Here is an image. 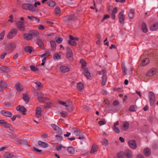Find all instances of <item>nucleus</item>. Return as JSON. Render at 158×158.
<instances>
[{"label": "nucleus", "instance_id": "774afa93", "mask_svg": "<svg viewBox=\"0 0 158 158\" xmlns=\"http://www.w3.org/2000/svg\"><path fill=\"white\" fill-rule=\"evenodd\" d=\"M59 102L60 105L64 106L65 107H66V106L67 105L65 102L59 101Z\"/></svg>", "mask_w": 158, "mask_h": 158}, {"label": "nucleus", "instance_id": "a878e982", "mask_svg": "<svg viewBox=\"0 0 158 158\" xmlns=\"http://www.w3.org/2000/svg\"><path fill=\"white\" fill-rule=\"evenodd\" d=\"M38 144L40 146L44 148H46L48 146V144L47 143L45 142H42L40 141H38Z\"/></svg>", "mask_w": 158, "mask_h": 158}, {"label": "nucleus", "instance_id": "1a4fd4ad", "mask_svg": "<svg viewBox=\"0 0 158 158\" xmlns=\"http://www.w3.org/2000/svg\"><path fill=\"white\" fill-rule=\"evenodd\" d=\"M124 10L120 12L118 15V17L119 19V21L120 23L123 24L124 23L125 19V15L123 14Z\"/></svg>", "mask_w": 158, "mask_h": 158}, {"label": "nucleus", "instance_id": "864d4df0", "mask_svg": "<svg viewBox=\"0 0 158 158\" xmlns=\"http://www.w3.org/2000/svg\"><path fill=\"white\" fill-rule=\"evenodd\" d=\"M5 31L4 30H3L0 33V41L2 40L4 38V36L5 35Z\"/></svg>", "mask_w": 158, "mask_h": 158}, {"label": "nucleus", "instance_id": "20e7f679", "mask_svg": "<svg viewBox=\"0 0 158 158\" xmlns=\"http://www.w3.org/2000/svg\"><path fill=\"white\" fill-rule=\"evenodd\" d=\"M148 96L149 98L150 105L151 106H153L155 100V96L154 93L152 92H149Z\"/></svg>", "mask_w": 158, "mask_h": 158}, {"label": "nucleus", "instance_id": "4d7b16f0", "mask_svg": "<svg viewBox=\"0 0 158 158\" xmlns=\"http://www.w3.org/2000/svg\"><path fill=\"white\" fill-rule=\"evenodd\" d=\"M61 116L64 118H66L68 116V114L66 112L63 111L60 113Z\"/></svg>", "mask_w": 158, "mask_h": 158}, {"label": "nucleus", "instance_id": "680f3d73", "mask_svg": "<svg viewBox=\"0 0 158 158\" xmlns=\"http://www.w3.org/2000/svg\"><path fill=\"white\" fill-rule=\"evenodd\" d=\"M129 110L132 112L135 111V106L133 105L129 107Z\"/></svg>", "mask_w": 158, "mask_h": 158}, {"label": "nucleus", "instance_id": "c756f323", "mask_svg": "<svg viewBox=\"0 0 158 158\" xmlns=\"http://www.w3.org/2000/svg\"><path fill=\"white\" fill-rule=\"evenodd\" d=\"M16 89L19 91H21L23 89L22 86L19 83H17L15 85Z\"/></svg>", "mask_w": 158, "mask_h": 158}, {"label": "nucleus", "instance_id": "6e6552de", "mask_svg": "<svg viewBox=\"0 0 158 158\" xmlns=\"http://www.w3.org/2000/svg\"><path fill=\"white\" fill-rule=\"evenodd\" d=\"M128 145L132 149H135L137 147L135 141L134 140H131L128 142Z\"/></svg>", "mask_w": 158, "mask_h": 158}, {"label": "nucleus", "instance_id": "dca6fc26", "mask_svg": "<svg viewBox=\"0 0 158 158\" xmlns=\"http://www.w3.org/2000/svg\"><path fill=\"white\" fill-rule=\"evenodd\" d=\"M1 114L3 115L8 117H11L12 115V113L8 111L3 110L1 111Z\"/></svg>", "mask_w": 158, "mask_h": 158}, {"label": "nucleus", "instance_id": "f8f14e48", "mask_svg": "<svg viewBox=\"0 0 158 158\" xmlns=\"http://www.w3.org/2000/svg\"><path fill=\"white\" fill-rule=\"evenodd\" d=\"M129 127V123L127 121H125L123 122L121 128L123 131H126L128 129Z\"/></svg>", "mask_w": 158, "mask_h": 158}, {"label": "nucleus", "instance_id": "bf43d9fd", "mask_svg": "<svg viewBox=\"0 0 158 158\" xmlns=\"http://www.w3.org/2000/svg\"><path fill=\"white\" fill-rule=\"evenodd\" d=\"M60 135H56V137L57 139L59 141H61L63 139L62 137Z\"/></svg>", "mask_w": 158, "mask_h": 158}, {"label": "nucleus", "instance_id": "2f4dec72", "mask_svg": "<svg viewBox=\"0 0 158 158\" xmlns=\"http://www.w3.org/2000/svg\"><path fill=\"white\" fill-rule=\"evenodd\" d=\"M51 46V49L52 50H55L56 48V44L54 40H52L50 41Z\"/></svg>", "mask_w": 158, "mask_h": 158}, {"label": "nucleus", "instance_id": "603ef678", "mask_svg": "<svg viewBox=\"0 0 158 158\" xmlns=\"http://www.w3.org/2000/svg\"><path fill=\"white\" fill-rule=\"evenodd\" d=\"M30 68L31 70L33 71H37L39 70V69L38 68L36 67L35 66L31 65L30 66Z\"/></svg>", "mask_w": 158, "mask_h": 158}, {"label": "nucleus", "instance_id": "ddd939ff", "mask_svg": "<svg viewBox=\"0 0 158 158\" xmlns=\"http://www.w3.org/2000/svg\"><path fill=\"white\" fill-rule=\"evenodd\" d=\"M119 122L117 121L114 123L113 126L112 127V129L113 131L116 133H119L120 132L119 129L116 127L117 125H119Z\"/></svg>", "mask_w": 158, "mask_h": 158}, {"label": "nucleus", "instance_id": "c03bdc74", "mask_svg": "<svg viewBox=\"0 0 158 158\" xmlns=\"http://www.w3.org/2000/svg\"><path fill=\"white\" fill-rule=\"evenodd\" d=\"M102 144L105 146H106L109 144L108 140L106 138L102 139Z\"/></svg>", "mask_w": 158, "mask_h": 158}, {"label": "nucleus", "instance_id": "72a5a7b5", "mask_svg": "<svg viewBox=\"0 0 158 158\" xmlns=\"http://www.w3.org/2000/svg\"><path fill=\"white\" fill-rule=\"evenodd\" d=\"M142 29L143 32L144 33H147L148 31L146 25L144 23H143L142 24Z\"/></svg>", "mask_w": 158, "mask_h": 158}, {"label": "nucleus", "instance_id": "4468645a", "mask_svg": "<svg viewBox=\"0 0 158 158\" xmlns=\"http://www.w3.org/2000/svg\"><path fill=\"white\" fill-rule=\"evenodd\" d=\"M156 72V70L154 68H152L150 69L146 74V75L147 77L152 76L155 75Z\"/></svg>", "mask_w": 158, "mask_h": 158}, {"label": "nucleus", "instance_id": "5701e85b", "mask_svg": "<svg viewBox=\"0 0 158 158\" xmlns=\"http://www.w3.org/2000/svg\"><path fill=\"white\" fill-rule=\"evenodd\" d=\"M135 13V11L134 9H131L130 10L128 14V16L129 19H132L133 18Z\"/></svg>", "mask_w": 158, "mask_h": 158}, {"label": "nucleus", "instance_id": "4be33fe9", "mask_svg": "<svg viewBox=\"0 0 158 158\" xmlns=\"http://www.w3.org/2000/svg\"><path fill=\"white\" fill-rule=\"evenodd\" d=\"M149 59L148 58H145L142 61L140 64L142 66H145L148 65L149 63Z\"/></svg>", "mask_w": 158, "mask_h": 158}, {"label": "nucleus", "instance_id": "0eeeda50", "mask_svg": "<svg viewBox=\"0 0 158 158\" xmlns=\"http://www.w3.org/2000/svg\"><path fill=\"white\" fill-rule=\"evenodd\" d=\"M51 126L53 130L58 134L59 135L62 134V131L61 129L59 127L55 124H52Z\"/></svg>", "mask_w": 158, "mask_h": 158}, {"label": "nucleus", "instance_id": "6ab92c4d", "mask_svg": "<svg viewBox=\"0 0 158 158\" xmlns=\"http://www.w3.org/2000/svg\"><path fill=\"white\" fill-rule=\"evenodd\" d=\"M60 71L64 73L69 72L70 70V68L67 66L62 65L60 68Z\"/></svg>", "mask_w": 158, "mask_h": 158}, {"label": "nucleus", "instance_id": "3c124183", "mask_svg": "<svg viewBox=\"0 0 158 158\" xmlns=\"http://www.w3.org/2000/svg\"><path fill=\"white\" fill-rule=\"evenodd\" d=\"M55 40H56L57 43L59 44H60L62 42L63 39L62 38L60 37L58 38L56 37L55 38Z\"/></svg>", "mask_w": 158, "mask_h": 158}, {"label": "nucleus", "instance_id": "58836bf2", "mask_svg": "<svg viewBox=\"0 0 158 158\" xmlns=\"http://www.w3.org/2000/svg\"><path fill=\"white\" fill-rule=\"evenodd\" d=\"M12 156V154L9 152H6L3 155L4 158H11Z\"/></svg>", "mask_w": 158, "mask_h": 158}, {"label": "nucleus", "instance_id": "8fccbe9b", "mask_svg": "<svg viewBox=\"0 0 158 158\" xmlns=\"http://www.w3.org/2000/svg\"><path fill=\"white\" fill-rule=\"evenodd\" d=\"M60 9L59 7H57L55 8V12L56 15H60Z\"/></svg>", "mask_w": 158, "mask_h": 158}, {"label": "nucleus", "instance_id": "9b49d317", "mask_svg": "<svg viewBox=\"0 0 158 158\" xmlns=\"http://www.w3.org/2000/svg\"><path fill=\"white\" fill-rule=\"evenodd\" d=\"M17 27L21 31H23L25 30V26L23 22L19 21L16 23Z\"/></svg>", "mask_w": 158, "mask_h": 158}, {"label": "nucleus", "instance_id": "f3484780", "mask_svg": "<svg viewBox=\"0 0 158 158\" xmlns=\"http://www.w3.org/2000/svg\"><path fill=\"white\" fill-rule=\"evenodd\" d=\"M76 18V17L74 15L72 14L69 15H67L65 17V21H70L74 20Z\"/></svg>", "mask_w": 158, "mask_h": 158}, {"label": "nucleus", "instance_id": "a19ab883", "mask_svg": "<svg viewBox=\"0 0 158 158\" xmlns=\"http://www.w3.org/2000/svg\"><path fill=\"white\" fill-rule=\"evenodd\" d=\"M1 70L4 72H7L9 71V69L6 66H2L0 67Z\"/></svg>", "mask_w": 158, "mask_h": 158}, {"label": "nucleus", "instance_id": "393cba45", "mask_svg": "<svg viewBox=\"0 0 158 158\" xmlns=\"http://www.w3.org/2000/svg\"><path fill=\"white\" fill-rule=\"evenodd\" d=\"M7 86V84L3 82L0 81V92H2L4 89Z\"/></svg>", "mask_w": 158, "mask_h": 158}, {"label": "nucleus", "instance_id": "e2e57ef3", "mask_svg": "<svg viewBox=\"0 0 158 158\" xmlns=\"http://www.w3.org/2000/svg\"><path fill=\"white\" fill-rule=\"evenodd\" d=\"M35 114L36 117L39 118L41 117V112L39 111H36Z\"/></svg>", "mask_w": 158, "mask_h": 158}, {"label": "nucleus", "instance_id": "338daca9", "mask_svg": "<svg viewBox=\"0 0 158 158\" xmlns=\"http://www.w3.org/2000/svg\"><path fill=\"white\" fill-rule=\"evenodd\" d=\"M34 83L36 84L38 87H41L42 84L41 83L38 81H36L34 82Z\"/></svg>", "mask_w": 158, "mask_h": 158}, {"label": "nucleus", "instance_id": "052dcab7", "mask_svg": "<svg viewBox=\"0 0 158 158\" xmlns=\"http://www.w3.org/2000/svg\"><path fill=\"white\" fill-rule=\"evenodd\" d=\"M69 37L70 39V40H76L77 41H78L79 39L78 38V37L74 38L73 37V36L72 35H69Z\"/></svg>", "mask_w": 158, "mask_h": 158}, {"label": "nucleus", "instance_id": "aec40b11", "mask_svg": "<svg viewBox=\"0 0 158 158\" xmlns=\"http://www.w3.org/2000/svg\"><path fill=\"white\" fill-rule=\"evenodd\" d=\"M150 149L148 147L145 148L143 150L144 155L146 156H149L151 155Z\"/></svg>", "mask_w": 158, "mask_h": 158}, {"label": "nucleus", "instance_id": "ea45409f", "mask_svg": "<svg viewBox=\"0 0 158 158\" xmlns=\"http://www.w3.org/2000/svg\"><path fill=\"white\" fill-rule=\"evenodd\" d=\"M48 5L50 7H53L56 5V3L52 0H50L47 2Z\"/></svg>", "mask_w": 158, "mask_h": 158}, {"label": "nucleus", "instance_id": "13d9d810", "mask_svg": "<svg viewBox=\"0 0 158 158\" xmlns=\"http://www.w3.org/2000/svg\"><path fill=\"white\" fill-rule=\"evenodd\" d=\"M99 124L100 125H103L106 123V122L104 119H102L98 122Z\"/></svg>", "mask_w": 158, "mask_h": 158}, {"label": "nucleus", "instance_id": "09e8293b", "mask_svg": "<svg viewBox=\"0 0 158 158\" xmlns=\"http://www.w3.org/2000/svg\"><path fill=\"white\" fill-rule=\"evenodd\" d=\"M30 33L31 34L32 37L33 36H36L39 34L38 32L35 31H33Z\"/></svg>", "mask_w": 158, "mask_h": 158}, {"label": "nucleus", "instance_id": "cd10ccee", "mask_svg": "<svg viewBox=\"0 0 158 158\" xmlns=\"http://www.w3.org/2000/svg\"><path fill=\"white\" fill-rule=\"evenodd\" d=\"M84 70L83 73L85 76L88 79H89L90 77V73L89 72L88 69H83Z\"/></svg>", "mask_w": 158, "mask_h": 158}, {"label": "nucleus", "instance_id": "9d476101", "mask_svg": "<svg viewBox=\"0 0 158 158\" xmlns=\"http://www.w3.org/2000/svg\"><path fill=\"white\" fill-rule=\"evenodd\" d=\"M125 156L127 158H132L133 155L132 152L129 149H126L124 151Z\"/></svg>", "mask_w": 158, "mask_h": 158}, {"label": "nucleus", "instance_id": "423d86ee", "mask_svg": "<svg viewBox=\"0 0 158 158\" xmlns=\"http://www.w3.org/2000/svg\"><path fill=\"white\" fill-rule=\"evenodd\" d=\"M22 7L24 9L28 10L31 11H34L33 6L31 4H23L22 5Z\"/></svg>", "mask_w": 158, "mask_h": 158}, {"label": "nucleus", "instance_id": "7ed1b4c3", "mask_svg": "<svg viewBox=\"0 0 158 158\" xmlns=\"http://www.w3.org/2000/svg\"><path fill=\"white\" fill-rule=\"evenodd\" d=\"M66 58L70 60H72L73 59L72 51L69 48H66Z\"/></svg>", "mask_w": 158, "mask_h": 158}, {"label": "nucleus", "instance_id": "b1692460", "mask_svg": "<svg viewBox=\"0 0 158 158\" xmlns=\"http://www.w3.org/2000/svg\"><path fill=\"white\" fill-rule=\"evenodd\" d=\"M27 18L29 19L31 21H35L36 22L39 23L40 20V19L37 18L36 17L33 16H28Z\"/></svg>", "mask_w": 158, "mask_h": 158}, {"label": "nucleus", "instance_id": "de8ad7c7", "mask_svg": "<svg viewBox=\"0 0 158 158\" xmlns=\"http://www.w3.org/2000/svg\"><path fill=\"white\" fill-rule=\"evenodd\" d=\"M98 147L96 146H93L92 147L91 150L90 152L93 153L96 151L97 150Z\"/></svg>", "mask_w": 158, "mask_h": 158}, {"label": "nucleus", "instance_id": "79ce46f5", "mask_svg": "<svg viewBox=\"0 0 158 158\" xmlns=\"http://www.w3.org/2000/svg\"><path fill=\"white\" fill-rule=\"evenodd\" d=\"M53 58L54 60H59L61 59V56L58 53H55L53 56Z\"/></svg>", "mask_w": 158, "mask_h": 158}, {"label": "nucleus", "instance_id": "f03ea898", "mask_svg": "<svg viewBox=\"0 0 158 158\" xmlns=\"http://www.w3.org/2000/svg\"><path fill=\"white\" fill-rule=\"evenodd\" d=\"M16 44L15 43H10L6 45L4 49L6 51H13L15 48Z\"/></svg>", "mask_w": 158, "mask_h": 158}, {"label": "nucleus", "instance_id": "a18cd8bd", "mask_svg": "<svg viewBox=\"0 0 158 158\" xmlns=\"http://www.w3.org/2000/svg\"><path fill=\"white\" fill-rule=\"evenodd\" d=\"M37 43L38 45L41 48L43 47L44 43L41 40L38 39L37 40Z\"/></svg>", "mask_w": 158, "mask_h": 158}, {"label": "nucleus", "instance_id": "bb28decb", "mask_svg": "<svg viewBox=\"0 0 158 158\" xmlns=\"http://www.w3.org/2000/svg\"><path fill=\"white\" fill-rule=\"evenodd\" d=\"M158 29V22H157L151 26L150 27V30L153 31Z\"/></svg>", "mask_w": 158, "mask_h": 158}, {"label": "nucleus", "instance_id": "f257e3e1", "mask_svg": "<svg viewBox=\"0 0 158 158\" xmlns=\"http://www.w3.org/2000/svg\"><path fill=\"white\" fill-rule=\"evenodd\" d=\"M98 74L99 75H103L102 77V85H105L107 80V77L106 74V72L105 70H102V71H99Z\"/></svg>", "mask_w": 158, "mask_h": 158}, {"label": "nucleus", "instance_id": "f704fd0d", "mask_svg": "<svg viewBox=\"0 0 158 158\" xmlns=\"http://www.w3.org/2000/svg\"><path fill=\"white\" fill-rule=\"evenodd\" d=\"M117 158H124L125 156L124 152L120 151L117 154Z\"/></svg>", "mask_w": 158, "mask_h": 158}, {"label": "nucleus", "instance_id": "4c0bfd02", "mask_svg": "<svg viewBox=\"0 0 158 158\" xmlns=\"http://www.w3.org/2000/svg\"><path fill=\"white\" fill-rule=\"evenodd\" d=\"M67 150L69 153L71 154H73L75 152L74 148L71 146L67 148Z\"/></svg>", "mask_w": 158, "mask_h": 158}, {"label": "nucleus", "instance_id": "49530a36", "mask_svg": "<svg viewBox=\"0 0 158 158\" xmlns=\"http://www.w3.org/2000/svg\"><path fill=\"white\" fill-rule=\"evenodd\" d=\"M65 107L66 109L69 112H71L73 110L72 105H67Z\"/></svg>", "mask_w": 158, "mask_h": 158}, {"label": "nucleus", "instance_id": "e433bc0d", "mask_svg": "<svg viewBox=\"0 0 158 158\" xmlns=\"http://www.w3.org/2000/svg\"><path fill=\"white\" fill-rule=\"evenodd\" d=\"M76 41H77L76 40H69L68 44L70 45H72L73 46H75L77 44V43L76 42Z\"/></svg>", "mask_w": 158, "mask_h": 158}, {"label": "nucleus", "instance_id": "5fc2aeb1", "mask_svg": "<svg viewBox=\"0 0 158 158\" xmlns=\"http://www.w3.org/2000/svg\"><path fill=\"white\" fill-rule=\"evenodd\" d=\"M82 132L80 130H75L74 131V134L77 136H79Z\"/></svg>", "mask_w": 158, "mask_h": 158}, {"label": "nucleus", "instance_id": "69168bd1", "mask_svg": "<svg viewBox=\"0 0 158 158\" xmlns=\"http://www.w3.org/2000/svg\"><path fill=\"white\" fill-rule=\"evenodd\" d=\"M110 18V16L108 15H104V17L101 20L102 22L104 21V20L108 18Z\"/></svg>", "mask_w": 158, "mask_h": 158}, {"label": "nucleus", "instance_id": "2eb2a0df", "mask_svg": "<svg viewBox=\"0 0 158 158\" xmlns=\"http://www.w3.org/2000/svg\"><path fill=\"white\" fill-rule=\"evenodd\" d=\"M16 109L17 110L21 112L24 114H25V112L27 111L26 109L24 107L20 105L16 107Z\"/></svg>", "mask_w": 158, "mask_h": 158}, {"label": "nucleus", "instance_id": "a211bd4d", "mask_svg": "<svg viewBox=\"0 0 158 158\" xmlns=\"http://www.w3.org/2000/svg\"><path fill=\"white\" fill-rule=\"evenodd\" d=\"M0 125L1 126L6 128L9 127L10 126V124L3 120H0Z\"/></svg>", "mask_w": 158, "mask_h": 158}, {"label": "nucleus", "instance_id": "37998d69", "mask_svg": "<svg viewBox=\"0 0 158 158\" xmlns=\"http://www.w3.org/2000/svg\"><path fill=\"white\" fill-rule=\"evenodd\" d=\"M47 98L44 97H38L37 98L38 100L40 102H44L47 100Z\"/></svg>", "mask_w": 158, "mask_h": 158}, {"label": "nucleus", "instance_id": "0e129e2a", "mask_svg": "<svg viewBox=\"0 0 158 158\" xmlns=\"http://www.w3.org/2000/svg\"><path fill=\"white\" fill-rule=\"evenodd\" d=\"M78 136L79 137L78 138L79 139H85V137L82 132Z\"/></svg>", "mask_w": 158, "mask_h": 158}, {"label": "nucleus", "instance_id": "6e6d98bb", "mask_svg": "<svg viewBox=\"0 0 158 158\" xmlns=\"http://www.w3.org/2000/svg\"><path fill=\"white\" fill-rule=\"evenodd\" d=\"M122 69L123 71V75H126L127 74V70L125 66L124 65L122 66Z\"/></svg>", "mask_w": 158, "mask_h": 158}, {"label": "nucleus", "instance_id": "412c9836", "mask_svg": "<svg viewBox=\"0 0 158 158\" xmlns=\"http://www.w3.org/2000/svg\"><path fill=\"white\" fill-rule=\"evenodd\" d=\"M77 89L79 91H82L84 88L83 84L81 82L78 83L77 85Z\"/></svg>", "mask_w": 158, "mask_h": 158}, {"label": "nucleus", "instance_id": "c9c22d12", "mask_svg": "<svg viewBox=\"0 0 158 158\" xmlns=\"http://www.w3.org/2000/svg\"><path fill=\"white\" fill-rule=\"evenodd\" d=\"M32 48L31 47L27 46L24 48V50L26 52H28L30 53L32 51Z\"/></svg>", "mask_w": 158, "mask_h": 158}, {"label": "nucleus", "instance_id": "473e14b6", "mask_svg": "<svg viewBox=\"0 0 158 158\" xmlns=\"http://www.w3.org/2000/svg\"><path fill=\"white\" fill-rule=\"evenodd\" d=\"M80 63L81 65V68L83 69H85V67L87 65V63L83 59H81L80 61Z\"/></svg>", "mask_w": 158, "mask_h": 158}, {"label": "nucleus", "instance_id": "c85d7f7f", "mask_svg": "<svg viewBox=\"0 0 158 158\" xmlns=\"http://www.w3.org/2000/svg\"><path fill=\"white\" fill-rule=\"evenodd\" d=\"M23 36L24 39L27 40H31L32 38L31 33L24 34Z\"/></svg>", "mask_w": 158, "mask_h": 158}, {"label": "nucleus", "instance_id": "7c9ffc66", "mask_svg": "<svg viewBox=\"0 0 158 158\" xmlns=\"http://www.w3.org/2000/svg\"><path fill=\"white\" fill-rule=\"evenodd\" d=\"M23 98L26 103H28L29 101V98L28 95L27 94H23Z\"/></svg>", "mask_w": 158, "mask_h": 158}, {"label": "nucleus", "instance_id": "39448f33", "mask_svg": "<svg viewBox=\"0 0 158 158\" xmlns=\"http://www.w3.org/2000/svg\"><path fill=\"white\" fill-rule=\"evenodd\" d=\"M17 30L16 29H11L7 35V38L9 39H12L14 37L17 35Z\"/></svg>", "mask_w": 158, "mask_h": 158}]
</instances>
